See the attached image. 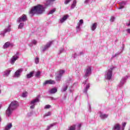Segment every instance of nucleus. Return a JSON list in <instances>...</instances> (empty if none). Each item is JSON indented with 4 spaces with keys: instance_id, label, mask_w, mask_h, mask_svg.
Masks as SVG:
<instances>
[{
    "instance_id": "f257e3e1",
    "label": "nucleus",
    "mask_w": 130,
    "mask_h": 130,
    "mask_svg": "<svg viewBox=\"0 0 130 130\" xmlns=\"http://www.w3.org/2000/svg\"><path fill=\"white\" fill-rule=\"evenodd\" d=\"M45 9H46V6H43L41 5H38L34 7H32L29 11V14L30 16H34V15H41L45 12Z\"/></svg>"
},
{
    "instance_id": "f03ea898",
    "label": "nucleus",
    "mask_w": 130,
    "mask_h": 130,
    "mask_svg": "<svg viewBox=\"0 0 130 130\" xmlns=\"http://www.w3.org/2000/svg\"><path fill=\"white\" fill-rule=\"evenodd\" d=\"M19 106V103L17 101H13L9 106L8 108L6 110V114L8 116H10L13 113V111L16 109Z\"/></svg>"
},
{
    "instance_id": "7ed1b4c3",
    "label": "nucleus",
    "mask_w": 130,
    "mask_h": 130,
    "mask_svg": "<svg viewBox=\"0 0 130 130\" xmlns=\"http://www.w3.org/2000/svg\"><path fill=\"white\" fill-rule=\"evenodd\" d=\"M114 67L111 66L109 69L105 72V78L106 80H111L112 78V71H113Z\"/></svg>"
},
{
    "instance_id": "20e7f679",
    "label": "nucleus",
    "mask_w": 130,
    "mask_h": 130,
    "mask_svg": "<svg viewBox=\"0 0 130 130\" xmlns=\"http://www.w3.org/2000/svg\"><path fill=\"white\" fill-rule=\"evenodd\" d=\"M40 102V95H38L36 99L32 100L30 103V109H34L36 103Z\"/></svg>"
},
{
    "instance_id": "39448f33",
    "label": "nucleus",
    "mask_w": 130,
    "mask_h": 130,
    "mask_svg": "<svg viewBox=\"0 0 130 130\" xmlns=\"http://www.w3.org/2000/svg\"><path fill=\"white\" fill-rule=\"evenodd\" d=\"M84 76L85 79H88L89 76L92 74V67L88 66L86 67L84 71Z\"/></svg>"
},
{
    "instance_id": "423d86ee",
    "label": "nucleus",
    "mask_w": 130,
    "mask_h": 130,
    "mask_svg": "<svg viewBox=\"0 0 130 130\" xmlns=\"http://www.w3.org/2000/svg\"><path fill=\"white\" fill-rule=\"evenodd\" d=\"M128 78V77L127 76H125L122 78L121 80L120 81V83L117 85V88H122L123 87V85L125 84L126 80Z\"/></svg>"
},
{
    "instance_id": "0eeeda50",
    "label": "nucleus",
    "mask_w": 130,
    "mask_h": 130,
    "mask_svg": "<svg viewBox=\"0 0 130 130\" xmlns=\"http://www.w3.org/2000/svg\"><path fill=\"white\" fill-rule=\"evenodd\" d=\"M12 30V28L11 27V25L7 26L3 31H1L0 35L2 36L3 37H5L6 35V33H8V32H11V30Z\"/></svg>"
},
{
    "instance_id": "6e6552de",
    "label": "nucleus",
    "mask_w": 130,
    "mask_h": 130,
    "mask_svg": "<svg viewBox=\"0 0 130 130\" xmlns=\"http://www.w3.org/2000/svg\"><path fill=\"white\" fill-rule=\"evenodd\" d=\"M20 56V53L19 52H17L16 54L13 56L10 60V63L11 64H14L16 62V60L19 59V57Z\"/></svg>"
},
{
    "instance_id": "1a4fd4ad",
    "label": "nucleus",
    "mask_w": 130,
    "mask_h": 130,
    "mask_svg": "<svg viewBox=\"0 0 130 130\" xmlns=\"http://www.w3.org/2000/svg\"><path fill=\"white\" fill-rule=\"evenodd\" d=\"M27 20V15L25 14H23L17 19V22L24 23V22H26Z\"/></svg>"
},
{
    "instance_id": "9d476101",
    "label": "nucleus",
    "mask_w": 130,
    "mask_h": 130,
    "mask_svg": "<svg viewBox=\"0 0 130 130\" xmlns=\"http://www.w3.org/2000/svg\"><path fill=\"white\" fill-rule=\"evenodd\" d=\"M52 43H53V41L48 42L44 47H42V52H45V51H46V50H48V48L51 46Z\"/></svg>"
},
{
    "instance_id": "9b49d317",
    "label": "nucleus",
    "mask_w": 130,
    "mask_h": 130,
    "mask_svg": "<svg viewBox=\"0 0 130 130\" xmlns=\"http://www.w3.org/2000/svg\"><path fill=\"white\" fill-rule=\"evenodd\" d=\"M83 24H84V20L83 19H80L79 22H78L77 25L76 26V31L80 32L81 30H82V26H83Z\"/></svg>"
},
{
    "instance_id": "f8f14e48",
    "label": "nucleus",
    "mask_w": 130,
    "mask_h": 130,
    "mask_svg": "<svg viewBox=\"0 0 130 130\" xmlns=\"http://www.w3.org/2000/svg\"><path fill=\"white\" fill-rule=\"evenodd\" d=\"M23 72V69L22 68L18 69L14 74V78H19L20 76H21V74Z\"/></svg>"
},
{
    "instance_id": "ddd939ff",
    "label": "nucleus",
    "mask_w": 130,
    "mask_h": 130,
    "mask_svg": "<svg viewBox=\"0 0 130 130\" xmlns=\"http://www.w3.org/2000/svg\"><path fill=\"white\" fill-rule=\"evenodd\" d=\"M112 129L113 130H124V128L120 127V124H119V123H116L114 125Z\"/></svg>"
},
{
    "instance_id": "4468645a",
    "label": "nucleus",
    "mask_w": 130,
    "mask_h": 130,
    "mask_svg": "<svg viewBox=\"0 0 130 130\" xmlns=\"http://www.w3.org/2000/svg\"><path fill=\"white\" fill-rule=\"evenodd\" d=\"M55 84V81L52 80H46L43 84L44 86H46V85L51 84L54 85Z\"/></svg>"
},
{
    "instance_id": "2eb2a0df",
    "label": "nucleus",
    "mask_w": 130,
    "mask_h": 130,
    "mask_svg": "<svg viewBox=\"0 0 130 130\" xmlns=\"http://www.w3.org/2000/svg\"><path fill=\"white\" fill-rule=\"evenodd\" d=\"M11 72H12V70L11 69H8L7 70H5L4 72V74H3L4 77H9Z\"/></svg>"
},
{
    "instance_id": "dca6fc26",
    "label": "nucleus",
    "mask_w": 130,
    "mask_h": 130,
    "mask_svg": "<svg viewBox=\"0 0 130 130\" xmlns=\"http://www.w3.org/2000/svg\"><path fill=\"white\" fill-rule=\"evenodd\" d=\"M99 114L100 117H101L102 119H105V118H107L108 117V115L107 114L102 113L101 112H99Z\"/></svg>"
},
{
    "instance_id": "f3484780",
    "label": "nucleus",
    "mask_w": 130,
    "mask_h": 130,
    "mask_svg": "<svg viewBox=\"0 0 130 130\" xmlns=\"http://www.w3.org/2000/svg\"><path fill=\"white\" fill-rule=\"evenodd\" d=\"M90 88V83H86L85 88L83 90V93H85L86 95H88L87 92H88V89Z\"/></svg>"
},
{
    "instance_id": "a211bd4d",
    "label": "nucleus",
    "mask_w": 130,
    "mask_h": 130,
    "mask_svg": "<svg viewBox=\"0 0 130 130\" xmlns=\"http://www.w3.org/2000/svg\"><path fill=\"white\" fill-rule=\"evenodd\" d=\"M68 87H69V83H67L62 87L61 89V92H66V91L68 90Z\"/></svg>"
},
{
    "instance_id": "6ab92c4d",
    "label": "nucleus",
    "mask_w": 130,
    "mask_h": 130,
    "mask_svg": "<svg viewBox=\"0 0 130 130\" xmlns=\"http://www.w3.org/2000/svg\"><path fill=\"white\" fill-rule=\"evenodd\" d=\"M69 17V16L68 15H64L63 17L60 19V23H63L64 22H65V21H67Z\"/></svg>"
},
{
    "instance_id": "aec40b11",
    "label": "nucleus",
    "mask_w": 130,
    "mask_h": 130,
    "mask_svg": "<svg viewBox=\"0 0 130 130\" xmlns=\"http://www.w3.org/2000/svg\"><path fill=\"white\" fill-rule=\"evenodd\" d=\"M57 92V88H53L49 90V93L50 94H55Z\"/></svg>"
},
{
    "instance_id": "412c9836",
    "label": "nucleus",
    "mask_w": 130,
    "mask_h": 130,
    "mask_svg": "<svg viewBox=\"0 0 130 130\" xmlns=\"http://www.w3.org/2000/svg\"><path fill=\"white\" fill-rule=\"evenodd\" d=\"M12 126H13L12 123H10L5 126L4 130H10L12 128Z\"/></svg>"
},
{
    "instance_id": "4be33fe9",
    "label": "nucleus",
    "mask_w": 130,
    "mask_h": 130,
    "mask_svg": "<svg viewBox=\"0 0 130 130\" xmlns=\"http://www.w3.org/2000/svg\"><path fill=\"white\" fill-rule=\"evenodd\" d=\"M126 4V2H124V1L122 2L121 3L120 6V7H119L118 9L119 10H121V9H123V8H124V6Z\"/></svg>"
},
{
    "instance_id": "5701e85b",
    "label": "nucleus",
    "mask_w": 130,
    "mask_h": 130,
    "mask_svg": "<svg viewBox=\"0 0 130 130\" xmlns=\"http://www.w3.org/2000/svg\"><path fill=\"white\" fill-rule=\"evenodd\" d=\"M96 28H97V23H94L92 24V25L91 26V29L92 31H95V30H96Z\"/></svg>"
},
{
    "instance_id": "b1692460",
    "label": "nucleus",
    "mask_w": 130,
    "mask_h": 130,
    "mask_svg": "<svg viewBox=\"0 0 130 130\" xmlns=\"http://www.w3.org/2000/svg\"><path fill=\"white\" fill-rule=\"evenodd\" d=\"M76 5H77V1L74 0L73 1V4L71 5V10H73V9H75V8L76 7Z\"/></svg>"
},
{
    "instance_id": "393cba45",
    "label": "nucleus",
    "mask_w": 130,
    "mask_h": 130,
    "mask_svg": "<svg viewBox=\"0 0 130 130\" xmlns=\"http://www.w3.org/2000/svg\"><path fill=\"white\" fill-rule=\"evenodd\" d=\"M19 23V25H18V29H23L24 27V22H18Z\"/></svg>"
},
{
    "instance_id": "a878e982",
    "label": "nucleus",
    "mask_w": 130,
    "mask_h": 130,
    "mask_svg": "<svg viewBox=\"0 0 130 130\" xmlns=\"http://www.w3.org/2000/svg\"><path fill=\"white\" fill-rule=\"evenodd\" d=\"M10 45V42H8L4 44V45L3 46V48H4V49H6V48H8V47H9Z\"/></svg>"
},
{
    "instance_id": "bb28decb",
    "label": "nucleus",
    "mask_w": 130,
    "mask_h": 130,
    "mask_svg": "<svg viewBox=\"0 0 130 130\" xmlns=\"http://www.w3.org/2000/svg\"><path fill=\"white\" fill-rule=\"evenodd\" d=\"M64 74V70H60L58 72V76H60V77H62V75Z\"/></svg>"
},
{
    "instance_id": "cd10ccee",
    "label": "nucleus",
    "mask_w": 130,
    "mask_h": 130,
    "mask_svg": "<svg viewBox=\"0 0 130 130\" xmlns=\"http://www.w3.org/2000/svg\"><path fill=\"white\" fill-rule=\"evenodd\" d=\"M34 74V73L33 72H31L29 74H27L26 75L27 79H30V78H31V77H33Z\"/></svg>"
},
{
    "instance_id": "c85d7f7f",
    "label": "nucleus",
    "mask_w": 130,
    "mask_h": 130,
    "mask_svg": "<svg viewBox=\"0 0 130 130\" xmlns=\"http://www.w3.org/2000/svg\"><path fill=\"white\" fill-rule=\"evenodd\" d=\"M55 79H56V81H57V82H60V80L61 79V76L57 75L56 76Z\"/></svg>"
},
{
    "instance_id": "c756f323",
    "label": "nucleus",
    "mask_w": 130,
    "mask_h": 130,
    "mask_svg": "<svg viewBox=\"0 0 130 130\" xmlns=\"http://www.w3.org/2000/svg\"><path fill=\"white\" fill-rule=\"evenodd\" d=\"M54 124H55L54 123L50 124L49 125L47 126V128L46 130H50L51 127H52Z\"/></svg>"
},
{
    "instance_id": "7c9ffc66",
    "label": "nucleus",
    "mask_w": 130,
    "mask_h": 130,
    "mask_svg": "<svg viewBox=\"0 0 130 130\" xmlns=\"http://www.w3.org/2000/svg\"><path fill=\"white\" fill-rule=\"evenodd\" d=\"M68 130H76V125H73L70 126Z\"/></svg>"
},
{
    "instance_id": "2f4dec72",
    "label": "nucleus",
    "mask_w": 130,
    "mask_h": 130,
    "mask_svg": "<svg viewBox=\"0 0 130 130\" xmlns=\"http://www.w3.org/2000/svg\"><path fill=\"white\" fill-rule=\"evenodd\" d=\"M54 12H55V9H53L51 10H50L49 13H48V15H52V14H53V13H54Z\"/></svg>"
},
{
    "instance_id": "473e14b6",
    "label": "nucleus",
    "mask_w": 130,
    "mask_h": 130,
    "mask_svg": "<svg viewBox=\"0 0 130 130\" xmlns=\"http://www.w3.org/2000/svg\"><path fill=\"white\" fill-rule=\"evenodd\" d=\"M27 95H28V92H27V91L23 92L22 94V97L25 98Z\"/></svg>"
},
{
    "instance_id": "72a5a7b5",
    "label": "nucleus",
    "mask_w": 130,
    "mask_h": 130,
    "mask_svg": "<svg viewBox=\"0 0 130 130\" xmlns=\"http://www.w3.org/2000/svg\"><path fill=\"white\" fill-rule=\"evenodd\" d=\"M35 61L36 64H38V63H39V58L38 57H36Z\"/></svg>"
},
{
    "instance_id": "f704fd0d",
    "label": "nucleus",
    "mask_w": 130,
    "mask_h": 130,
    "mask_svg": "<svg viewBox=\"0 0 130 130\" xmlns=\"http://www.w3.org/2000/svg\"><path fill=\"white\" fill-rule=\"evenodd\" d=\"M50 115H51V113L50 112H48L44 115V117H46V116H50Z\"/></svg>"
},
{
    "instance_id": "c9c22d12",
    "label": "nucleus",
    "mask_w": 130,
    "mask_h": 130,
    "mask_svg": "<svg viewBox=\"0 0 130 130\" xmlns=\"http://www.w3.org/2000/svg\"><path fill=\"white\" fill-rule=\"evenodd\" d=\"M90 3H91V0H85L84 2L85 5H88V4H90Z\"/></svg>"
},
{
    "instance_id": "e433bc0d",
    "label": "nucleus",
    "mask_w": 130,
    "mask_h": 130,
    "mask_svg": "<svg viewBox=\"0 0 130 130\" xmlns=\"http://www.w3.org/2000/svg\"><path fill=\"white\" fill-rule=\"evenodd\" d=\"M40 72L38 71L36 73V75H35V77H36L37 78H38L40 76Z\"/></svg>"
},
{
    "instance_id": "4c0bfd02",
    "label": "nucleus",
    "mask_w": 130,
    "mask_h": 130,
    "mask_svg": "<svg viewBox=\"0 0 130 130\" xmlns=\"http://www.w3.org/2000/svg\"><path fill=\"white\" fill-rule=\"evenodd\" d=\"M119 54H120V52H118L117 53L113 55V57H116V56H118V55H119Z\"/></svg>"
},
{
    "instance_id": "58836bf2",
    "label": "nucleus",
    "mask_w": 130,
    "mask_h": 130,
    "mask_svg": "<svg viewBox=\"0 0 130 130\" xmlns=\"http://www.w3.org/2000/svg\"><path fill=\"white\" fill-rule=\"evenodd\" d=\"M50 107H51V106H50V105H47L45 106V109H48L50 108Z\"/></svg>"
},
{
    "instance_id": "ea45409f",
    "label": "nucleus",
    "mask_w": 130,
    "mask_h": 130,
    "mask_svg": "<svg viewBox=\"0 0 130 130\" xmlns=\"http://www.w3.org/2000/svg\"><path fill=\"white\" fill-rule=\"evenodd\" d=\"M114 20H115V17H113V16H112L111 17V19H110V21L111 22H114Z\"/></svg>"
},
{
    "instance_id": "a19ab883",
    "label": "nucleus",
    "mask_w": 130,
    "mask_h": 130,
    "mask_svg": "<svg viewBox=\"0 0 130 130\" xmlns=\"http://www.w3.org/2000/svg\"><path fill=\"white\" fill-rule=\"evenodd\" d=\"M31 43H32V44H34L35 45H36V44H37V41H36V40H34L32 41Z\"/></svg>"
},
{
    "instance_id": "79ce46f5",
    "label": "nucleus",
    "mask_w": 130,
    "mask_h": 130,
    "mask_svg": "<svg viewBox=\"0 0 130 130\" xmlns=\"http://www.w3.org/2000/svg\"><path fill=\"white\" fill-rule=\"evenodd\" d=\"M64 49L63 48H61L59 50V54H60V53L63 52Z\"/></svg>"
},
{
    "instance_id": "37998d69",
    "label": "nucleus",
    "mask_w": 130,
    "mask_h": 130,
    "mask_svg": "<svg viewBox=\"0 0 130 130\" xmlns=\"http://www.w3.org/2000/svg\"><path fill=\"white\" fill-rule=\"evenodd\" d=\"M71 1L72 0H66V1L64 2L65 5H68V4H69V3L71 2Z\"/></svg>"
},
{
    "instance_id": "c03bdc74",
    "label": "nucleus",
    "mask_w": 130,
    "mask_h": 130,
    "mask_svg": "<svg viewBox=\"0 0 130 130\" xmlns=\"http://www.w3.org/2000/svg\"><path fill=\"white\" fill-rule=\"evenodd\" d=\"M122 125H123V127H122V128L124 129V127H125V126L126 125V123L124 122V123L122 124Z\"/></svg>"
},
{
    "instance_id": "a18cd8bd",
    "label": "nucleus",
    "mask_w": 130,
    "mask_h": 130,
    "mask_svg": "<svg viewBox=\"0 0 130 130\" xmlns=\"http://www.w3.org/2000/svg\"><path fill=\"white\" fill-rule=\"evenodd\" d=\"M83 54H84V52L81 51L78 54V55H83Z\"/></svg>"
},
{
    "instance_id": "49530a36",
    "label": "nucleus",
    "mask_w": 130,
    "mask_h": 130,
    "mask_svg": "<svg viewBox=\"0 0 130 130\" xmlns=\"http://www.w3.org/2000/svg\"><path fill=\"white\" fill-rule=\"evenodd\" d=\"M50 99L51 100H54V101H55V100H57V99H55L53 97H50Z\"/></svg>"
},
{
    "instance_id": "de8ad7c7",
    "label": "nucleus",
    "mask_w": 130,
    "mask_h": 130,
    "mask_svg": "<svg viewBox=\"0 0 130 130\" xmlns=\"http://www.w3.org/2000/svg\"><path fill=\"white\" fill-rule=\"evenodd\" d=\"M77 56H78V55L77 54V53H75L73 55V57H74V58L77 57Z\"/></svg>"
},
{
    "instance_id": "09e8293b",
    "label": "nucleus",
    "mask_w": 130,
    "mask_h": 130,
    "mask_svg": "<svg viewBox=\"0 0 130 130\" xmlns=\"http://www.w3.org/2000/svg\"><path fill=\"white\" fill-rule=\"evenodd\" d=\"M126 31L127 32V33L130 34V28L127 29Z\"/></svg>"
},
{
    "instance_id": "8fccbe9b",
    "label": "nucleus",
    "mask_w": 130,
    "mask_h": 130,
    "mask_svg": "<svg viewBox=\"0 0 130 130\" xmlns=\"http://www.w3.org/2000/svg\"><path fill=\"white\" fill-rule=\"evenodd\" d=\"M88 110H89V112H91V106L90 105H89Z\"/></svg>"
},
{
    "instance_id": "3c124183",
    "label": "nucleus",
    "mask_w": 130,
    "mask_h": 130,
    "mask_svg": "<svg viewBox=\"0 0 130 130\" xmlns=\"http://www.w3.org/2000/svg\"><path fill=\"white\" fill-rule=\"evenodd\" d=\"M28 116H31V115H32V113L30 112V113H29L28 114H27Z\"/></svg>"
},
{
    "instance_id": "603ef678",
    "label": "nucleus",
    "mask_w": 130,
    "mask_h": 130,
    "mask_svg": "<svg viewBox=\"0 0 130 130\" xmlns=\"http://www.w3.org/2000/svg\"><path fill=\"white\" fill-rule=\"evenodd\" d=\"M81 126H82V124H79L78 125V127L80 128V127H81Z\"/></svg>"
},
{
    "instance_id": "864d4df0",
    "label": "nucleus",
    "mask_w": 130,
    "mask_h": 130,
    "mask_svg": "<svg viewBox=\"0 0 130 130\" xmlns=\"http://www.w3.org/2000/svg\"><path fill=\"white\" fill-rule=\"evenodd\" d=\"M66 98H67V95H64V98H63V100H66Z\"/></svg>"
},
{
    "instance_id": "5fc2aeb1",
    "label": "nucleus",
    "mask_w": 130,
    "mask_h": 130,
    "mask_svg": "<svg viewBox=\"0 0 130 130\" xmlns=\"http://www.w3.org/2000/svg\"><path fill=\"white\" fill-rule=\"evenodd\" d=\"M50 2H54V1H55V0H50Z\"/></svg>"
},
{
    "instance_id": "6e6d98bb",
    "label": "nucleus",
    "mask_w": 130,
    "mask_h": 130,
    "mask_svg": "<svg viewBox=\"0 0 130 130\" xmlns=\"http://www.w3.org/2000/svg\"><path fill=\"white\" fill-rule=\"evenodd\" d=\"M86 82H87V81H85L83 83V84H86Z\"/></svg>"
},
{
    "instance_id": "4d7b16f0",
    "label": "nucleus",
    "mask_w": 130,
    "mask_h": 130,
    "mask_svg": "<svg viewBox=\"0 0 130 130\" xmlns=\"http://www.w3.org/2000/svg\"><path fill=\"white\" fill-rule=\"evenodd\" d=\"M29 46H32V44H30L29 45Z\"/></svg>"
},
{
    "instance_id": "13d9d810",
    "label": "nucleus",
    "mask_w": 130,
    "mask_h": 130,
    "mask_svg": "<svg viewBox=\"0 0 130 130\" xmlns=\"http://www.w3.org/2000/svg\"><path fill=\"white\" fill-rule=\"evenodd\" d=\"M70 92H72V90H70Z\"/></svg>"
}]
</instances>
